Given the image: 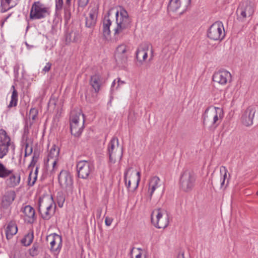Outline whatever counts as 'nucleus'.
<instances>
[{"label": "nucleus", "mask_w": 258, "mask_h": 258, "mask_svg": "<svg viewBox=\"0 0 258 258\" xmlns=\"http://www.w3.org/2000/svg\"><path fill=\"white\" fill-rule=\"evenodd\" d=\"M223 117V112L221 108L210 107L205 110L203 115V123L210 128H215Z\"/></svg>", "instance_id": "f257e3e1"}, {"label": "nucleus", "mask_w": 258, "mask_h": 258, "mask_svg": "<svg viewBox=\"0 0 258 258\" xmlns=\"http://www.w3.org/2000/svg\"><path fill=\"white\" fill-rule=\"evenodd\" d=\"M56 205L51 196H46L39 200L38 211L43 219L48 220L54 215Z\"/></svg>", "instance_id": "f03ea898"}, {"label": "nucleus", "mask_w": 258, "mask_h": 258, "mask_svg": "<svg viewBox=\"0 0 258 258\" xmlns=\"http://www.w3.org/2000/svg\"><path fill=\"white\" fill-rule=\"evenodd\" d=\"M71 134L74 136H79L84 128L85 118L80 110H73L71 112L70 118Z\"/></svg>", "instance_id": "7ed1b4c3"}, {"label": "nucleus", "mask_w": 258, "mask_h": 258, "mask_svg": "<svg viewBox=\"0 0 258 258\" xmlns=\"http://www.w3.org/2000/svg\"><path fill=\"white\" fill-rule=\"evenodd\" d=\"M116 25L114 29V35L123 34L130 26L131 20L126 10L121 9L115 12Z\"/></svg>", "instance_id": "20e7f679"}, {"label": "nucleus", "mask_w": 258, "mask_h": 258, "mask_svg": "<svg viewBox=\"0 0 258 258\" xmlns=\"http://www.w3.org/2000/svg\"><path fill=\"white\" fill-rule=\"evenodd\" d=\"M107 152L110 164H113L117 161L121 160L123 155V147L119 145V141L117 137H113L109 142Z\"/></svg>", "instance_id": "39448f33"}, {"label": "nucleus", "mask_w": 258, "mask_h": 258, "mask_svg": "<svg viewBox=\"0 0 258 258\" xmlns=\"http://www.w3.org/2000/svg\"><path fill=\"white\" fill-rule=\"evenodd\" d=\"M196 179L197 176L194 171L185 170L180 177V189L186 192L191 191L196 184Z\"/></svg>", "instance_id": "423d86ee"}, {"label": "nucleus", "mask_w": 258, "mask_h": 258, "mask_svg": "<svg viewBox=\"0 0 258 258\" xmlns=\"http://www.w3.org/2000/svg\"><path fill=\"white\" fill-rule=\"evenodd\" d=\"M50 14V8L39 1L33 3L30 12V19L39 20L44 19Z\"/></svg>", "instance_id": "0eeeda50"}, {"label": "nucleus", "mask_w": 258, "mask_h": 258, "mask_svg": "<svg viewBox=\"0 0 258 258\" xmlns=\"http://www.w3.org/2000/svg\"><path fill=\"white\" fill-rule=\"evenodd\" d=\"M151 222L157 228H165L169 224V215L163 209H155L151 214Z\"/></svg>", "instance_id": "6e6552de"}, {"label": "nucleus", "mask_w": 258, "mask_h": 258, "mask_svg": "<svg viewBox=\"0 0 258 258\" xmlns=\"http://www.w3.org/2000/svg\"><path fill=\"white\" fill-rule=\"evenodd\" d=\"M255 6L250 1H246L241 3L237 10V19L244 22L247 18H250L254 13Z\"/></svg>", "instance_id": "1a4fd4ad"}, {"label": "nucleus", "mask_w": 258, "mask_h": 258, "mask_svg": "<svg viewBox=\"0 0 258 258\" xmlns=\"http://www.w3.org/2000/svg\"><path fill=\"white\" fill-rule=\"evenodd\" d=\"M208 37L213 40H222L225 36L223 24L221 21H216L209 28L207 31Z\"/></svg>", "instance_id": "9d476101"}, {"label": "nucleus", "mask_w": 258, "mask_h": 258, "mask_svg": "<svg viewBox=\"0 0 258 258\" xmlns=\"http://www.w3.org/2000/svg\"><path fill=\"white\" fill-rule=\"evenodd\" d=\"M15 145L6 131L0 130V159L4 158L9 153L10 148L14 149Z\"/></svg>", "instance_id": "9b49d317"}, {"label": "nucleus", "mask_w": 258, "mask_h": 258, "mask_svg": "<svg viewBox=\"0 0 258 258\" xmlns=\"http://www.w3.org/2000/svg\"><path fill=\"white\" fill-rule=\"evenodd\" d=\"M59 149L53 145L49 150L46 159H44V162L47 168L52 167L51 173H55L57 169L56 165L58 160Z\"/></svg>", "instance_id": "f8f14e48"}, {"label": "nucleus", "mask_w": 258, "mask_h": 258, "mask_svg": "<svg viewBox=\"0 0 258 258\" xmlns=\"http://www.w3.org/2000/svg\"><path fill=\"white\" fill-rule=\"evenodd\" d=\"M141 179V174L139 171H136L132 167H130L125 170L124 174V180L126 187L129 189L131 187L132 181L136 183V188L138 187Z\"/></svg>", "instance_id": "ddd939ff"}, {"label": "nucleus", "mask_w": 258, "mask_h": 258, "mask_svg": "<svg viewBox=\"0 0 258 258\" xmlns=\"http://www.w3.org/2000/svg\"><path fill=\"white\" fill-rule=\"evenodd\" d=\"M213 81L221 85H225L232 81L231 73L226 70H220L215 72L212 77Z\"/></svg>", "instance_id": "4468645a"}, {"label": "nucleus", "mask_w": 258, "mask_h": 258, "mask_svg": "<svg viewBox=\"0 0 258 258\" xmlns=\"http://www.w3.org/2000/svg\"><path fill=\"white\" fill-rule=\"evenodd\" d=\"M58 182L62 188L69 191L73 190V178L71 173L67 170H62L58 177Z\"/></svg>", "instance_id": "2eb2a0df"}, {"label": "nucleus", "mask_w": 258, "mask_h": 258, "mask_svg": "<svg viewBox=\"0 0 258 258\" xmlns=\"http://www.w3.org/2000/svg\"><path fill=\"white\" fill-rule=\"evenodd\" d=\"M46 240L50 242V250L54 254H57L60 251L62 246V238L56 233L47 236Z\"/></svg>", "instance_id": "dca6fc26"}, {"label": "nucleus", "mask_w": 258, "mask_h": 258, "mask_svg": "<svg viewBox=\"0 0 258 258\" xmlns=\"http://www.w3.org/2000/svg\"><path fill=\"white\" fill-rule=\"evenodd\" d=\"M77 169L79 177L86 179L93 169V166L90 162L86 160H82L77 163Z\"/></svg>", "instance_id": "f3484780"}, {"label": "nucleus", "mask_w": 258, "mask_h": 258, "mask_svg": "<svg viewBox=\"0 0 258 258\" xmlns=\"http://www.w3.org/2000/svg\"><path fill=\"white\" fill-rule=\"evenodd\" d=\"M256 111V106L251 105L243 111L241 117V121L244 125L249 126L253 124Z\"/></svg>", "instance_id": "a211bd4d"}, {"label": "nucleus", "mask_w": 258, "mask_h": 258, "mask_svg": "<svg viewBox=\"0 0 258 258\" xmlns=\"http://www.w3.org/2000/svg\"><path fill=\"white\" fill-rule=\"evenodd\" d=\"M190 3V0H170L168 6L169 11L176 12L179 9L185 11Z\"/></svg>", "instance_id": "6ab92c4d"}, {"label": "nucleus", "mask_w": 258, "mask_h": 258, "mask_svg": "<svg viewBox=\"0 0 258 258\" xmlns=\"http://www.w3.org/2000/svg\"><path fill=\"white\" fill-rule=\"evenodd\" d=\"M149 44L142 43L138 47L136 52V58L141 64L145 61L148 57Z\"/></svg>", "instance_id": "aec40b11"}, {"label": "nucleus", "mask_w": 258, "mask_h": 258, "mask_svg": "<svg viewBox=\"0 0 258 258\" xmlns=\"http://www.w3.org/2000/svg\"><path fill=\"white\" fill-rule=\"evenodd\" d=\"M16 196V192L14 190L6 191L1 198L2 206L4 208L9 207L15 200Z\"/></svg>", "instance_id": "412c9836"}, {"label": "nucleus", "mask_w": 258, "mask_h": 258, "mask_svg": "<svg viewBox=\"0 0 258 258\" xmlns=\"http://www.w3.org/2000/svg\"><path fill=\"white\" fill-rule=\"evenodd\" d=\"M98 15V8L96 7L92 8L89 13L88 16L86 18V26L91 27L95 25Z\"/></svg>", "instance_id": "4be33fe9"}, {"label": "nucleus", "mask_w": 258, "mask_h": 258, "mask_svg": "<svg viewBox=\"0 0 258 258\" xmlns=\"http://www.w3.org/2000/svg\"><path fill=\"white\" fill-rule=\"evenodd\" d=\"M22 212L25 216V220L29 223H33L36 220L35 210L33 207L29 205L25 206L22 208Z\"/></svg>", "instance_id": "5701e85b"}, {"label": "nucleus", "mask_w": 258, "mask_h": 258, "mask_svg": "<svg viewBox=\"0 0 258 258\" xmlns=\"http://www.w3.org/2000/svg\"><path fill=\"white\" fill-rule=\"evenodd\" d=\"M21 176L19 173H13L11 174L6 180V184L9 187H15L18 186L20 182Z\"/></svg>", "instance_id": "b1692460"}, {"label": "nucleus", "mask_w": 258, "mask_h": 258, "mask_svg": "<svg viewBox=\"0 0 258 258\" xmlns=\"http://www.w3.org/2000/svg\"><path fill=\"white\" fill-rule=\"evenodd\" d=\"M161 186V180L160 178L155 176L152 177L149 182L148 192L150 198L152 197L153 193Z\"/></svg>", "instance_id": "393cba45"}, {"label": "nucleus", "mask_w": 258, "mask_h": 258, "mask_svg": "<svg viewBox=\"0 0 258 258\" xmlns=\"http://www.w3.org/2000/svg\"><path fill=\"white\" fill-rule=\"evenodd\" d=\"M113 10H109L107 13V15L104 17L103 21V34L105 38L109 36L110 33V26L111 24V21L109 18V16L112 12Z\"/></svg>", "instance_id": "a878e982"}, {"label": "nucleus", "mask_w": 258, "mask_h": 258, "mask_svg": "<svg viewBox=\"0 0 258 258\" xmlns=\"http://www.w3.org/2000/svg\"><path fill=\"white\" fill-rule=\"evenodd\" d=\"M19 0H0V11L6 12L17 5Z\"/></svg>", "instance_id": "bb28decb"}, {"label": "nucleus", "mask_w": 258, "mask_h": 258, "mask_svg": "<svg viewBox=\"0 0 258 258\" xmlns=\"http://www.w3.org/2000/svg\"><path fill=\"white\" fill-rule=\"evenodd\" d=\"M90 84L96 93L99 92L101 86L100 76L98 74L92 76L90 80Z\"/></svg>", "instance_id": "cd10ccee"}, {"label": "nucleus", "mask_w": 258, "mask_h": 258, "mask_svg": "<svg viewBox=\"0 0 258 258\" xmlns=\"http://www.w3.org/2000/svg\"><path fill=\"white\" fill-rule=\"evenodd\" d=\"M18 229L17 225L14 222H10L6 228V237L7 239L11 238L13 235L17 232Z\"/></svg>", "instance_id": "c85d7f7f"}, {"label": "nucleus", "mask_w": 258, "mask_h": 258, "mask_svg": "<svg viewBox=\"0 0 258 258\" xmlns=\"http://www.w3.org/2000/svg\"><path fill=\"white\" fill-rule=\"evenodd\" d=\"M220 172L221 175V188H222L225 185V182L226 179L227 181L225 187L229 182V179L227 178L228 170L226 167L222 166L220 168Z\"/></svg>", "instance_id": "c756f323"}, {"label": "nucleus", "mask_w": 258, "mask_h": 258, "mask_svg": "<svg viewBox=\"0 0 258 258\" xmlns=\"http://www.w3.org/2000/svg\"><path fill=\"white\" fill-rule=\"evenodd\" d=\"M115 58L117 64L120 67H123L127 61V54H115Z\"/></svg>", "instance_id": "7c9ffc66"}, {"label": "nucleus", "mask_w": 258, "mask_h": 258, "mask_svg": "<svg viewBox=\"0 0 258 258\" xmlns=\"http://www.w3.org/2000/svg\"><path fill=\"white\" fill-rule=\"evenodd\" d=\"M71 3H65L63 7V17L66 23H68L71 18Z\"/></svg>", "instance_id": "2f4dec72"}, {"label": "nucleus", "mask_w": 258, "mask_h": 258, "mask_svg": "<svg viewBox=\"0 0 258 258\" xmlns=\"http://www.w3.org/2000/svg\"><path fill=\"white\" fill-rule=\"evenodd\" d=\"M13 91L11 95V99L10 102L8 105L9 107H12L16 106L18 102V92L15 88L14 86H12Z\"/></svg>", "instance_id": "473e14b6"}, {"label": "nucleus", "mask_w": 258, "mask_h": 258, "mask_svg": "<svg viewBox=\"0 0 258 258\" xmlns=\"http://www.w3.org/2000/svg\"><path fill=\"white\" fill-rule=\"evenodd\" d=\"M13 170L8 169L2 163L0 162V177L5 178L12 173Z\"/></svg>", "instance_id": "72a5a7b5"}, {"label": "nucleus", "mask_w": 258, "mask_h": 258, "mask_svg": "<svg viewBox=\"0 0 258 258\" xmlns=\"http://www.w3.org/2000/svg\"><path fill=\"white\" fill-rule=\"evenodd\" d=\"M34 238L33 232H30L26 234L22 239V243L25 246H29L33 242Z\"/></svg>", "instance_id": "f704fd0d"}, {"label": "nucleus", "mask_w": 258, "mask_h": 258, "mask_svg": "<svg viewBox=\"0 0 258 258\" xmlns=\"http://www.w3.org/2000/svg\"><path fill=\"white\" fill-rule=\"evenodd\" d=\"M37 177L35 175V173H33L32 170H31L29 174L28 178V184L29 186H33L37 180Z\"/></svg>", "instance_id": "c9c22d12"}, {"label": "nucleus", "mask_w": 258, "mask_h": 258, "mask_svg": "<svg viewBox=\"0 0 258 258\" xmlns=\"http://www.w3.org/2000/svg\"><path fill=\"white\" fill-rule=\"evenodd\" d=\"M115 54H127V46L124 44L119 45L116 48Z\"/></svg>", "instance_id": "e433bc0d"}, {"label": "nucleus", "mask_w": 258, "mask_h": 258, "mask_svg": "<svg viewBox=\"0 0 258 258\" xmlns=\"http://www.w3.org/2000/svg\"><path fill=\"white\" fill-rule=\"evenodd\" d=\"M38 244L34 243L29 250L30 254L32 256L37 255L38 253Z\"/></svg>", "instance_id": "4c0bfd02"}, {"label": "nucleus", "mask_w": 258, "mask_h": 258, "mask_svg": "<svg viewBox=\"0 0 258 258\" xmlns=\"http://www.w3.org/2000/svg\"><path fill=\"white\" fill-rule=\"evenodd\" d=\"M63 4V0H55V11H58L62 9Z\"/></svg>", "instance_id": "58836bf2"}, {"label": "nucleus", "mask_w": 258, "mask_h": 258, "mask_svg": "<svg viewBox=\"0 0 258 258\" xmlns=\"http://www.w3.org/2000/svg\"><path fill=\"white\" fill-rule=\"evenodd\" d=\"M57 204L59 207H62L63 205L65 198L62 194H60L57 198Z\"/></svg>", "instance_id": "ea45409f"}, {"label": "nucleus", "mask_w": 258, "mask_h": 258, "mask_svg": "<svg viewBox=\"0 0 258 258\" xmlns=\"http://www.w3.org/2000/svg\"><path fill=\"white\" fill-rule=\"evenodd\" d=\"M32 147L26 144L25 146V156L26 157L30 155L32 152Z\"/></svg>", "instance_id": "a19ab883"}, {"label": "nucleus", "mask_w": 258, "mask_h": 258, "mask_svg": "<svg viewBox=\"0 0 258 258\" xmlns=\"http://www.w3.org/2000/svg\"><path fill=\"white\" fill-rule=\"evenodd\" d=\"M90 0H77L78 6L85 8L88 4Z\"/></svg>", "instance_id": "79ce46f5"}, {"label": "nucleus", "mask_w": 258, "mask_h": 258, "mask_svg": "<svg viewBox=\"0 0 258 258\" xmlns=\"http://www.w3.org/2000/svg\"><path fill=\"white\" fill-rule=\"evenodd\" d=\"M102 212V208L99 207L96 209L95 214H96V216L97 219H99L100 218Z\"/></svg>", "instance_id": "37998d69"}, {"label": "nucleus", "mask_w": 258, "mask_h": 258, "mask_svg": "<svg viewBox=\"0 0 258 258\" xmlns=\"http://www.w3.org/2000/svg\"><path fill=\"white\" fill-rule=\"evenodd\" d=\"M51 67V63H50V62H47L45 66L42 69V71L44 72L45 73L48 72L50 70Z\"/></svg>", "instance_id": "c03bdc74"}, {"label": "nucleus", "mask_w": 258, "mask_h": 258, "mask_svg": "<svg viewBox=\"0 0 258 258\" xmlns=\"http://www.w3.org/2000/svg\"><path fill=\"white\" fill-rule=\"evenodd\" d=\"M112 221H113V219L112 218L108 217H106L105 218V223L106 226H109L111 225Z\"/></svg>", "instance_id": "a18cd8bd"}, {"label": "nucleus", "mask_w": 258, "mask_h": 258, "mask_svg": "<svg viewBox=\"0 0 258 258\" xmlns=\"http://www.w3.org/2000/svg\"><path fill=\"white\" fill-rule=\"evenodd\" d=\"M176 258H188L184 256V252L182 250H180L178 252Z\"/></svg>", "instance_id": "49530a36"}, {"label": "nucleus", "mask_w": 258, "mask_h": 258, "mask_svg": "<svg viewBox=\"0 0 258 258\" xmlns=\"http://www.w3.org/2000/svg\"><path fill=\"white\" fill-rule=\"evenodd\" d=\"M36 162H37V159L34 157H33L29 165V168H31V167H34L35 165Z\"/></svg>", "instance_id": "de8ad7c7"}, {"label": "nucleus", "mask_w": 258, "mask_h": 258, "mask_svg": "<svg viewBox=\"0 0 258 258\" xmlns=\"http://www.w3.org/2000/svg\"><path fill=\"white\" fill-rule=\"evenodd\" d=\"M117 79L118 85L116 88V89L118 88V87L120 85L125 84V82L123 81H121L119 78H118Z\"/></svg>", "instance_id": "09e8293b"}, {"label": "nucleus", "mask_w": 258, "mask_h": 258, "mask_svg": "<svg viewBox=\"0 0 258 258\" xmlns=\"http://www.w3.org/2000/svg\"><path fill=\"white\" fill-rule=\"evenodd\" d=\"M38 168H39L38 167H36L34 172H33V173H35V175H36L37 177V174H38Z\"/></svg>", "instance_id": "8fccbe9b"}, {"label": "nucleus", "mask_w": 258, "mask_h": 258, "mask_svg": "<svg viewBox=\"0 0 258 258\" xmlns=\"http://www.w3.org/2000/svg\"><path fill=\"white\" fill-rule=\"evenodd\" d=\"M115 80H114L113 82L112 83V84H111V89L112 90H113V88L114 87V85L115 84Z\"/></svg>", "instance_id": "3c124183"}, {"label": "nucleus", "mask_w": 258, "mask_h": 258, "mask_svg": "<svg viewBox=\"0 0 258 258\" xmlns=\"http://www.w3.org/2000/svg\"><path fill=\"white\" fill-rule=\"evenodd\" d=\"M151 56H150V59H152L153 56V51L152 49H151Z\"/></svg>", "instance_id": "603ef678"}, {"label": "nucleus", "mask_w": 258, "mask_h": 258, "mask_svg": "<svg viewBox=\"0 0 258 258\" xmlns=\"http://www.w3.org/2000/svg\"><path fill=\"white\" fill-rule=\"evenodd\" d=\"M9 17V16L5 18V21L2 23V26L4 25L5 21H6L8 19Z\"/></svg>", "instance_id": "864d4df0"}, {"label": "nucleus", "mask_w": 258, "mask_h": 258, "mask_svg": "<svg viewBox=\"0 0 258 258\" xmlns=\"http://www.w3.org/2000/svg\"><path fill=\"white\" fill-rule=\"evenodd\" d=\"M72 0H66L65 3H71Z\"/></svg>", "instance_id": "5fc2aeb1"}, {"label": "nucleus", "mask_w": 258, "mask_h": 258, "mask_svg": "<svg viewBox=\"0 0 258 258\" xmlns=\"http://www.w3.org/2000/svg\"><path fill=\"white\" fill-rule=\"evenodd\" d=\"M138 250H141V249L140 248H138Z\"/></svg>", "instance_id": "6e6d98bb"}, {"label": "nucleus", "mask_w": 258, "mask_h": 258, "mask_svg": "<svg viewBox=\"0 0 258 258\" xmlns=\"http://www.w3.org/2000/svg\"><path fill=\"white\" fill-rule=\"evenodd\" d=\"M256 195L258 196V191L256 192Z\"/></svg>", "instance_id": "4d7b16f0"}]
</instances>
